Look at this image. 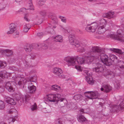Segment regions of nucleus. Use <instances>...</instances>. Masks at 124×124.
<instances>
[{
    "instance_id": "nucleus-55",
    "label": "nucleus",
    "mask_w": 124,
    "mask_h": 124,
    "mask_svg": "<svg viewBox=\"0 0 124 124\" xmlns=\"http://www.w3.org/2000/svg\"><path fill=\"white\" fill-rule=\"evenodd\" d=\"M83 72L87 75V76H89L90 75V74L88 73V71L87 70H84L83 71Z\"/></svg>"
},
{
    "instance_id": "nucleus-25",
    "label": "nucleus",
    "mask_w": 124,
    "mask_h": 124,
    "mask_svg": "<svg viewBox=\"0 0 124 124\" xmlns=\"http://www.w3.org/2000/svg\"><path fill=\"white\" fill-rule=\"evenodd\" d=\"M6 101L7 103L12 105H15L16 104V102L13 99L11 98H8Z\"/></svg>"
},
{
    "instance_id": "nucleus-43",
    "label": "nucleus",
    "mask_w": 124,
    "mask_h": 124,
    "mask_svg": "<svg viewBox=\"0 0 124 124\" xmlns=\"http://www.w3.org/2000/svg\"><path fill=\"white\" fill-rule=\"evenodd\" d=\"M47 29H49V30H48V32L52 34H53L54 33V31L53 29L52 28H51L50 27H48L47 28Z\"/></svg>"
},
{
    "instance_id": "nucleus-57",
    "label": "nucleus",
    "mask_w": 124,
    "mask_h": 124,
    "mask_svg": "<svg viewBox=\"0 0 124 124\" xmlns=\"http://www.w3.org/2000/svg\"><path fill=\"white\" fill-rule=\"evenodd\" d=\"M44 35V34L42 32H39L37 34V35L38 37H42Z\"/></svg>"
},
{
    "instance_id": "nucleus-16",
    "label": "nucleus",
    "mask_w": 124,
    "mask_h": 124,
    "mask_svg": "<svg viewBox=\"0 0 124 124\" xmlns=\"http://www.w3.org/2000/svg\"><path fill=\"white\" fill-rule=\"evenodd\" d=\"M107 24L106 20L103 18L102 19L100 20V22L98 24L99 27L105 28Z\"/></svg>"
},
{
    "instance_id": "nucleus-13",
    "label": "nucleus",
    "mask_w": 124,
    "mask_h": 124,
    "mask_svg": "<svg viewBox=\"0 0 124 124\" xmlns=\"http://www.w3.org/2000/svg\"><path fill=\"white\" fill-rule=\"evenodd\" d=\"M16 25L13 23L10 24L9 27V31L7 32L8 34H11L15 32L16 30Z\"/></svg>"
},
{
    "instance_id": "nucleus-51",
    "label": "nucleus",
    "mask_w": 124,
    "mask_h": 124,
    "mask_svg": "<svg viewBox=\"0 0 124 124\" xmlns=\"http://www.w3.org/2000/svg\"><path fill=\"white\" fill-rule=\"evenodd\" d=\"M16 119L14 118H10L9 119V123L11 122H14L16 120Z\"/></svg>"
},
{
    "instance_id": "nucleus-34",
    "label": "nucleus",
    "mask_w": 124,
    "mask_h": 124,
    "mask_svg": "<svg viewBox=\"0 0 124 124\" xmlns=\"http://www.w3.org/2000/svg\"><path fill=\"white\" fill-rule=\"evenodd\" d=\"M109 58V60H111L112 62H114L117 59V57L115 55H111L110 58Z\"/></svg>"
},
{
    "instance_id": "nucleus-4",
    "label": "nucleus",
    "mask_w": 124,
    "mask_h": 124,
    "mask_svg": "<svg viewBox=\"0 0 124 124\" xmlns=\"http://www.w3.org/2000/svg\"><path fill=\"white\" fill-rule=\"evenodd\" d=\"M93 71L99 74L102 73L104 71V67L99 63H93Z\"/></svg>"
},
{
    "instance_id": "nucleus-59",
    "label": "nucleus",
    "mask_w": 124,
    "mask_h": 124,
    "mask_svg": "<svg viewBox=\"0 0 124 124\" xmlns=\"http://www.w3.org/2000/svg\"><path fill=\"white\" fill-rule=\"evenodd\" d=\"M25 8H22L20 9L19 11V12H24L25 10Z\"/></svg>"
},
{
    "instance_id": "nucleus-37",
    "label": "nucleus",
    "mask_w": 124,
    "mask_h": 124,
    "mask_svg": "<svg viewBox=\"0 0 124 124\" xmlns=\"http://www.w3.org/2000/svg\"><path fill=\"white\" fill-rule=\"evenodd\" d=\"M7 64L6 62L0 61V68H3L6 66Z\"/></svg>"
},
{
    "instance_id": "nucleus-53",
    "label": "nucleus",
    "mask_w": 124,
    "mask_h": 124,
    "mask_svg": "<svg viewBox=\"0 0 124 124\" xmlns=\"http://www.w3.org/2000/svg\"><path fill=\"white\" fill-rule=\"evenodd\" d=\"M5 73H3L2 72H0V79L1 78H5Z\"/></svg>"
},
{
    "instance_id": "nucleus-32",
    "label": "nucleus",
    "mask_w": 124,
    "mask_h": 124,
    "mask_svg": "<svg viewBox=\"0 0 124 124\" xmlns=\"http://www.w3.org/2000/svg\"><path fill=\"white\" fill-rule=\"evenodd\" d=\"M124 63L123 62L121 61L118 62V67L120 68L123 69L124 68Z\"/></svg>"
},
{
    "instance_id": "nucleus-38",
    "label": "nucleus",
    "mask_w": 124,
    "mask_h": 124,
    "mask_svg": "<svg viewBox=\"0 0 124 124\" xmlns=\"http://www.w3.org/2000/svg\"><path fill=\"white\" fill-rule=\"evenodd\" d=\"M29 24H27L25 25L23 30L25 32H27L28 30L30 28V27L29 26Z\"/></svg>"
},
{
    "instance_id": "nucleus-50",
    "label": "nucleus",
    "mask_w": 124,
    "mask_h": 124,
    "mask_svg": "<svg viewBox=\"0 0 124 124\" xmlns=\"http://www.w3.org/2000/svg\"><path fill=\"white\" fill-rule=\"evenodd\" d=\"M19 76H16V74L15 73H13L11 74V77H12L13 78L15 79V80L16 79V78L17 77H18Z\"/></svg>"
},
{
    "instance_id": "nucleus-49",
    "label": "nucleus",
    "mask_w": 124,
    "mask_h": 124,
    "mask_svg": "<svg viewBox=\"0 0 124 124\" xmlns=\"http://www.w3.org/2000/svg\"><path fill=\"white\" fill-rule=\"evenodd\" d=\"M62 119H59L57 121V123L59 124H62Z\"/></svg>"
},
{
    "instance_id": "nucleus-5",
    "label": "nucleus",
    "mask_w": 124,
    "mask_h": 124,
    "mask_svg": "<svg viewBox=\"0 0 124 124\" xmlns=\"http://www.w3.org/2000/svg\"><path fill=\"white\" fill-rule=\"evenodd\" d=\"M85 96L89 99H93L96 98L100 94L96 91L87 92L85 93Z\"/></svg>"
},
{
    "instance_id": "nucleus-48",
    "label": "nucleus",
    "mask_w": 124,
    "mask_h": 124,
    "mask_svg": "<svg viewBox=\"0 0 124 124\" xmlns=\"http://www.w3.org/2000/svg\"><path fill=\"white\" fill-rule=\"evenodd\" d=\"M100 100L101 102H99V105H101V107H102L104 102V101L103 99H101Z\"/></svg>"
},
{
    "instance_id": "nucleus-21",
    "label": "nucleus",
    "mask_w": 124,
    "mask_h": 124,
    "mask_svg": "<svg viewBox=\"0 0 124 124\" xmlns=\"http://www.w3.org/2000/svg\"><path fill=\"white\" fill-rule=\"evenodd\" d=\"M33 48L32 44L30 45L27 44L25 46L24 49L26 52L31 51Z\"/></svg>"
},
{
    "instance_id": "nucleus-20",
    "label": "nucleus",
    "mask_w": 124,
    "mask_h": 124,
    "mask_svg": "<svg viewBox=\"0 0 124 124\" xmlns=\"http://www.w3.org/2000/svg\"><path fill=\"white\" fill-rule=\"evenodd\" d=\"M87 83L91 85H93L94 83V81L93 80L92 76H89L85 77Z\"/></svg>"
},
{
    "instance_id": "nucleus-63",
    "label": "nucleus",
    "mask_w": 124,
    "mask_h": 124,
    "mask_svg": "<svg viewBox=\"0 0 124 124\" xmlns=\"http://www.w3.org/2000/svg\"><path fill=\"white\" fill-rule=\"evenodd\" d=\"M39 1H41V2H42L43 3L45 1V0H40Z\"/></svg>"
},
{
    "instance_id": "nucleus-52",
    "label": "nucleus",
    "mask_w": 124,
    "mask_h": 124,
    "mask_svg": "<svg viewBox=\"0 0 124 124\" xmlns=\"http://www.w3.org/2000/svg\"><path fill=\"white\" fill-rule=\"evenodd\" d=\"M75 67L76 69L79 71H82V70L81 67L80 66H75Z\"/></svg>"
},
{
    "instance_id": "nucleus-26",
    "label": "nucleus",
    "mask_w": 124,
    "mask_h": 124,
    "mask_svg": "<svg viewBox=\"0 0 124 124\" xmlns=\"http://www.w3.org/2000/svg\"><path fill=\"white\" fill-rule=\"evenodd\" d=\"M103 63L106 65L108 66L111 65L112 63L111 60H109L108 57L105 60V61L103 62Z\"/></svg>"
},
{
    "instance_id": "nucleus-47",
    "label": "nucleus",
    "mask_w": 124,
    "mask_h": 124,
    "mask_svg": "<svg viewBox=\"0 0 124 124\" xmlns=\"http://www.w3.org/2000/svg\"><path fill=\"white\" fill-rule=\"evenodd\" d=\"M59 18H60L61 21L65 23L66 22V19H65L62 16H60Z\"/></svg>"
},
{
    "instance_id": "nucleus-11",
    "label": "nucleus",
    "mask_w": 124,
    "mask_h": 124,
    "mask_svg": "<svg viewBox=\"0 0 124 124\" xmlns=\"http://www.w3.org/2000/svg\"><path fill=\"white\" fill-rule=\"evenodd\" d=\"M112 89V87L109 85H103L101 88V91L106 93L109 92Z\"/></svg>"
},
{
    "instance_id": "nucleus-60",
    "label": "nucleus",
    "mask_w": 124,
    "mask_h": 124,
    "mask_svg": "<svg viewBox=\"0 0 124 124\" xmlns=\"http://www.w3.org/2000/svg\"><path fill=\"white\" fill-rule=\"evenodd\" d=\"M38 3L39 5L40 6H42L44 4V3L42 2H41V1H39Z\"/></svg>"
},
{
    "instance_id": "nucleus-27",
    "label": "nucleus",
    "mask_w": 124,
    "mask_h": 124,
    "mask_svg": "<svg viewBox=\"0 0 124 124\" xmlns=\"http://www.w3.org/2000/svg\"><path fill=\"white\" fill-rule=\"evenodd\" d=\"M114 12H113L111 11L108 13H106L105 15L106 17L108 19H110L114 17Z\"/></svg>"
},
{
    "instance_id": "nucleus-17",
    "label": "nucleus",
    "mask_w": 124,
    "mask_h": 124,
    "mask_svg": "<svg viewBox=\"0 0 124 124\" xmlns=\"http://www.w3.org/2000/svg\"><path fill=\"white\" fill-rule=\"evenodd\" d=\"M53 39L56 42H62L63 41V37L62 36L59 35L54 37Z\"/></svg>"
},
{
    "instance_id": "nucleus-14",
    "label": "nucleus",
    "mask_w": 124,
    "mask_h": 124,
    "mask_svg": "<svg viewBox=\"0 0 124 124\" xmlns=\"http://www.w3.org/2000/svg\"><path fill=\"white\" fill-rule=\"evenodd\" d=\"M48 17L52 20V22L54 23H56L57 22V20L55 16V14L52 12H49L48 14Z\"/></svg>"
},
{
    "instance_id": "nucleus-24",
    "label": "nucleus",
    "mask_w": 124,
    "mask_h": 124,
    "mask_svg": "<svg viewBox=\"0 0 124 124\" xmlns=\"http://www.w3.org/2000/svg\"><path fill=\"white\" fill-rule=\"evenodd\" d=\"M58 102H60L61 106L62 107H63L66 105L67 103V101L64 98H61L59 99Z\"/></svg>"
},
{
    "instance_id": "nucleus-64",
    "label": "nucleus",
    "mask_w": 124,
    "mask_h": 124,
    "mask_svg": "<svg viewBox=\"0 0 124 124\" xmlns=\"http://www.w3.org/2000/svg\"><path fill=\"white\" fill-rule=\"evenodd\" d=\"M21 0H15V1L16 2H20Z\"/></svg>"
},
{
    "instance_id": "nucleus-28",
    "label": "nucleus",
    "mask_w": 124,
    "mask_h": 124,
    "mask_svg": "<svg viewBox=\"0 0 124 124\" xmlns=\"http://www.w3.org/2000/svg\"><path fill=\"white\" fill-rule=\"evenodd\" d=\"M78 121L80 122H85L86 120V118L83 116L80 115L78 118Z\"/></svg>"
},
{
    "instance_id": "nucleus-29",
    "label": "nucleus",
    "mask_w": 124,
    "mask_h": 124,
    "mask_svg": "<svg viewBox=\"0 0 124 124\" xmlns=\"http://www.w3.org/2000/svg\"><path fill=\"white\" fill-rule=\"evenodd\" d=\"M105 31V28H103L99 27L97 30V32L100 34L103 33Z\"/></svg>"
},
{
    "instance_id": "nucleus-23",
    "label": "nucleus",
    "mask_w": 124,
    "mask_h": 124,
    "mask_svg": "<svg viewBox=\"0 0 124 124\" xmlns=\"http://www.w3.org/2000/svg\"><path fill=\"white\" fill-rule=\"evenodd\" d=\"M28 88L29 90V92L30 93H34L36 90V88L34 85L31 86H28Z\"/></svg>"
},
{
    "instance_id": "nucleus-56",
    "label": "nucleus",
    "mask_w": 124,
    "mask_h": 124,
    "mask_svg": "<svg viewBox=\"0 0 124 124\" xmlns=\"http://www.w3.org/2000/svg\"><path fill=\"white\" fill-rule=\"evenodd\" d=\"M12 70L15 71H17L18 70V69L17 67H12Z\"/></svg>"
},
{
    "instance_id": "nucleus-39",
    "label": "nucleus",
    "mask_w": 124,
    "mask_h": 124,
    "mask_svg": "<svg viewBox=\"0 0 124 124\" xmlns=\"http://www.w3.org/2000/svg\"><path fill=\"white\" fill-rule=\"evenodd\" d=\"M55 98V100L56 101H59V99L61 97V94H54Z\"/></svg>"
},
{
    "instance_id": "nucleus-1",
    "label": "nucleus",
    "mask_w": 124,
    "mask_h": 124,
    "mask_svg": "<svg viewBox=\"0 0 124 124\" xmlns=\"http://www.w3.org/2000/svg\"><path fill=\"white\" fill-rule=\"evenodd\" d=\"M99 50L97 47L94 46L91 49L90 51L87 53L89 56H85V62L88 64L91 63L93 60L99 57V55L97 52L99 51Z\"/></svg>"
},
{
    "instance_id": "nucleus-61",
    "label": "nucleus",
    "mask_w": 124,
    "mask_h": 124,
    "mask_svg": "<svg viewBox=\"0 0 124 124\" xmlns=\"http://www.w3.org/2000/svg\"><path fill=\"white\" fill-rule=\"evenodd\" d=\"M80 111L82 112L81 113H85V112H84V109L83 108L81 109L80 110Z\"/></svg>"
},
{
    "instance_id": "nucleus-41",
    "label": "nucleus",
    "mask_w": 124,
    "mask_h": 124,
    "mask_svg": "<svg viewBox=\"0 0 124 124\" xmlns=\"http://www.w3.org/2000/svg\"><path fill=\"white\" fill-rule=\"evenodd\" d=\"M40 47L43 49H46L48 48V46L47 45L43 43H42L40 45Z\"/></svg>"
},
{
    "instance_id": "nucleus-36",
    "label": "nucleus",
    "mask_w": 124,
    "mask_h": 124,
    "mask_svg": "<svg viewBox=\"0 0 124 124\" xmlns=\"http://www.w3.org/2000/svg\"><path fill=\"white\" fill-rule=\"evenodd\" d=\"M28 3L29 8L27 9H33V6L32 0H29Z\"/></svg>"
},
{
    "instance_id": "nucleus-45",
    "label": "nucleus",
    "mask_w": 124,
    "mask_h": 124,
    "mask_svg": "<svg viewBox=\"0 0 124 124\" xmlns=\"http://www.w3.org/2000/svg\"><path fill=\"white\" fill-rule=\"evenodd\" d=\"M31 109L32 111H34L37 109V106L35 103L33 105L31 106Z\"/></svg>"
},
{
    "instance_id": "nucleus-22",
    "label": "nucleus",
    "mask_w": 124,
    "mask_h": 124,
    "mask_svg": "<svg viewBox=\"0 0 124 124\" xmlns=\"http://www.w3.org/2000/svg\"><path fill=\"white\" fill-rule=\"evenodd\" d=\"M47 96V99L49 101L53 102L56 101L54 94H49Z\"/></svg>"
},
{
    "instance_id": "nucleus-31",
    "label": "nucleus",
    "mask_w": 124,
    "mask_h": 124,
    "mask_svg": "<svg viewBox=\"0 0 124 124\" xmlns=\"http://www.w3.org/2000/svg\"><path fill=\"white\" fill-rule=\"evenodd\" d=\"M118 108L122 110L124 109V99L120 103L118 107Z\"/></svg>"
},
{
    "instance_id": "nucleus-54",
    "label": "nucleus",
    "mask_w": 124,
    "mask_h": 124,
    "mask_svg": "<svg viewBox=\"0 0 124 124\" xmlns=\"http://www.w3.org/2000/svg\"><path fill=\"white\" fill-rule=\"evenodd\" d=\"M108 75H112L113 76L114 75V74L113 72L110 70H108Z\"/></svg>"
},
{
    "instance_id": "nucleus-6",
    "label": "nucleus",
    "mask_w": 124,
    "mask_h": 124,
    "mask_svg": "<svg viewBox=\"0 0 124 124\" xmlns=\"http://www.w3.org/2000/svg\"><path fill=\"white\" fill-rule=\"evenodd\" d=\"M98 26V24L96 23H92L88 25L85 28L86 30L88 32H95Z\"/></svg>"
},
{
    "instance_id": "nucleus-10",
    "label": "nucleus",
    "mask_w": 124,
    "mask_h": 124,
    "mask_svg": "<svg viewBox=\"0 0 124 124\" xmlns=\"http://www.w3.org/2000/svg\"><path fill=\"white\" fill-rule=\"evenodd\" d=\"M26 81V80L24 78L21 77L20 76L16 78L15 79L16 83L21 87L23 86V87Z\"/></svg>"
},
{
    "instance_id": "nucleus-42",
    "label": "nucleus",
    "mask_w": 124,
    "mask_h": 124,
    "mask_svg": "<svg viewBox=\"0 0 124 124\" xmlns=\"http://www.w3.org/2000/svg\"><path fill=\"white\" fill-rule=\"evenodd\" d=\"M29 16V15L28 14H25L24 17V20L27 21L29 22L30 20L28 18Z\"/></svg>"
},
{
    "instance_id": "nucleus-40",
    "label": "nucleus",
    "mask_w": 124,
    "mask_h": 124,
    "mask_svg": "<svg viewBox=\"0 0 124 124\" xmlns=\"http://www.w3.org/2000/svg\"><path fill=\"white\" fill-rule=\"evenodd\" d=\"M5 106L4 102L1 101H0V109H3L5 107Z\"/></svg>"
},
{
    "instance_id": "nucleus-3",
    "label": "nucleus",
    "mask_w": 124,
    "mask_h": 124,
    "mask_svg": "<svg viewBox=\"0 0 124 124\" xmlns=\"http://www.w3.org/2000/svg\"><path fill=\"white\" fill-rule=\"evenodd\" d=\"M122 31L121 30H119L117 32L116 35L111 34L109 35V37L113 39L117 40L120 42H124V35L122 34L121 32Z\"/></svg>"
},
{
    "instance_id": "nucleus-18",
    "label": "nucleus",
    "mask_w": 124,
    "mask_h": 124,
    "mask_svg": "<svg viewBox=\"0 0 124 124\" xmlns=\"http://www.w3.org/2000/svg\"><path fill=\"white\" fill-rule=\"evenodd\" d=\"M21 96H20L19 95H17L16 96V97L17 100L18 101V102L20 105H21L23 103L24 101V97H21Z\"/></svg>"
},
{
    "instance_id": "nucleus-15",
    "label": "nucleus",
    "mask_w": 124,
    "mask_h": 124,
    "mask_svg": "<svg viewBox=\"0 0 124 124\" xmlns=\"http://www.w3.org/2000/svg\"><path fill=\"white\" fill-rule=\"evenodd\" d=\"M69 41L70 44L72 45H75L76 42V41H78V40L75 39L74 36L72 35H70L69 36Z\"/></svg>"
},
{
    "instance_id": "nucleus-30",
    "label": "nucleus",
    "mask_w": 124,
    "mask_h": 124,
    "mask_svg": "<svg viewBox=\"0 0 124 124\" xmlns=\"http://www.w3.org/2000/svg\"><path fill=\"white\" fill-rule=\"evenodd\" d=\"M74 97L76 100L79 101L82 99V96L80 94H78L74 96Z\"/></svg>"
},
{
    "instance_id": "nucleus-9",
    "label": "nucleus",
    "mask_w": 124,
    "mask_h": 124,
    "mask_svg": "<svg viewBox=\"0 0 124 124\" xmlns=\"http://www.w3.org/2000/svg\"><path fill=\"white\" fill-rule=\"evenodd\" d=\"M53 73L55 75L58 76L61 78H65V76L62 75L63 72L62 69L56 67L53 68Z\"/></svg>"
},
{
    "instance_id": "nucleus-19",
    "label": "nucleus",
    "mask_w": 124,
    "mask_h": 124,
    "mask_svg": "<svg viewBox=\"0 0 124 124\" xmlns=\"http://www.w3.org/2000/svg\"><path fill=\"white\" fill-rule=\"evenodd\" d=\"M11 83L10 82H8L6 83L5 86L6 88L10 92L13 91V88L11 85Z\"/></svg>"
},
{
    "instance_id": "nucleus-62",
    "label": "nucleus",
    "mask_w": 124,
    "mask_h": 124,
    "mask_svg": "<svg viewBox=\"0 0 124 124\" xmlns=\"http://www.w3.org/2000/svg\"><path fill=\"white\" fill-rule=\"evenodd\" d=\"M30 81L31 82H35V80H33V77H31V78H30Z\"/></svg>"
},
{
    "instance_id": "nucleus-44",
    "label": "nucleus",
    "mask_w": 124,
    "mask_h": 124,
    "mask_svg": "<svg viewBox=\"0 0 124 124\" xmlns=\"http://www.w3.org/2000/svg\"><path fill=\"white\" fill-rule=\"evenodd\" d=\"M13 33H14L13 34V36L14 37L16 38L18 36L19 33L18 31H16L15 32Z\"/></svg>"
},
{
    "instance_id": "nucleus-12",
    "label": "nucleus",
    "mask_w": 124,
    "mask_h": 124,
    "mask_svg": "<svg viewBox=\"0 0 124 124\" xmlns=\"http://www.w3.org/2000/svg\"><path fill=\"white\" fill-rule=\"evenodd\" d=\"M0 52L4 53L5 55L7 57L11 56L13 54V51L8 49L1 50Z\"/></svg>"
},
{
    "instance_id": "nucleus-8",
    "label": "nucleus",
    "mask_w": 124,
    "mask_h": 124,
    "mask_svg": "<svg viewBox=\"0 0 124 124\" xmlns=\"http://www.w3.org/2000/svg\"><path fill=\"white\" fill-rule=\"evenodd\" d=\"M97 47L99 50V51H97V53L99 55V57L100 56L101 60L103 62L105 61V60L108 58V56L104 53V51L102 50L100 48L97 46H95Z\"/></svg>"
},
{
    "instance_id": "nucleus-33",
    "label": "nucleus",
    "mask_w": 124,
    "mask_h": 124,
    "mask_svg": "<svg viewBox=\"0 0 124 124\" xmlns=\"http://www.w3.org/2000/svg\"><path fill=\"white\" fill-rule=\"evenodd\" d=\"M52 89L56 91H58L60 89V87L59 86L55 85L52 86Z\"/></svg>"
},
{
    "instance_id": "nucleus-7",
    "label": "nucleus",
    "mask_w": 124,
    "mask_h": 124,
    "mask_svg": "<svg viewBox=\"0 0 124 124\" xmlns=\"http://www.w3.org/2000/svg\"><path fill=\"white\" fill-rule=\"evenodd\" d=\"M75 46L79 47L77 50L78 52L80 53H83L85 51V47L86 45V44L83 43H81L79 41H76L75 43Z\"/></svg>"
},
{
    "instance_id": "nucleus-2",
    "label": "nucleus",
    "mask_w": 124,
    "mask_h": 124,
    "mask_svg": "<svg viewBox=\"0 0 124 124\" xmlns=\"http://www.w3.org/2000/svg\"><path fill=\"white\" fill-rule=\"evenodd\" d=\"M64 60L67 62L69 66L74 65L75 64H81L85 62V57H79L78 56L75 58L66 57Z\"/></svg>"
},
{
    "instance_id": "nucleus-58",
    "label": "nucleus",
    "mask_w": 124,
    "mask_h": 124,
    "mask_svg": "<svg viewBox=\"0 0 124 124\" xmlns=\"http://www.w3.org/2000/svg\"><path fill=\"white\" fill-rule=\"evenodd\" d=\"M40 14L42 15H45L46 14V12L44 11H41L40 13Z\"/></svg>"
},
{
    "instance_id": "nucleus-46",
    "label": "nucleus",
    "mask_w": 124,
    "mask_h": 124,
    "mask_svg": "<svg viewBox=\"0 0 124 124\" xmlns=\"http://www.w3.org/2000/svg\"><path fill=\"white\" fill-rule=\"evenodd\" d=\"M24 97V100L26 101H29L31 98L30 96L28 95H25V97Z\"/></svg>"
},
{
    "instance_id": "nucleus-35",
    "label": "nucleus",
    "mask_w": 124,
    "mask_h": 124,
    "mask_svg": "<svg viewBox=\"0 0 124 124\" xmlns=\"http://www.w3.org/2000/svg\"><path fill=\"white\" fill-rule=\"evenodd\" d=\"M33 47L34 49H35L36 50H40L41 48H40V46L38 44H32Z\"/></svg>"
}]
</instances>
